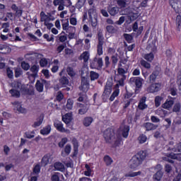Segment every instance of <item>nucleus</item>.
<instances>
[{
	"label": "nucleus",
	"instance_id": "nucleus-1",
	"mask_svg": "<svg viewBox=\"0 0 181 181\" xmlns=\"http://www.w3.org/2000/svg\"><path fill=\"white\" fill-rule=\"evenodd\" d=\"M49 86L50 83L47 81L45 79L37 80L35 83V88L38 93H43V87L47 88Z\"/></svg>",
	"mask_w": 181,
	"mask_h": 181
},
{
	"label": "nucleus",
	"instance_id": "nucleus-2",
	"mask_svg": "<svg viewBox=\"0 0 181 181\" xmlns=\"http://www.w3.org/2000/svg\"><path fill=\"white\" fill-rule=\"evenodd\" d=\"M103 58L95 56L93 60L90 62V69H101L103 67Z\"/></svg>",
	"mask_w": 181,
	"mask_h": 181
},
{
	"label": "nucleus",
	"instance_id": "nucleus-3",
	"mask_svg": "<svg viewBox=\"0 0 181 181\" xmlns=\"http://www.w3.org/2000/svg\"><path fill=\"white\" fill-rule=\"evenodd\" d=\"M170 158V159L169 158ZM172 159H177V160H181V153H171L167 156V157L164 158V160L169 162V163H173Z\"/></svg>",
	"mask_w": 181,
	"mask_h": 181
},
{
	"label": "nucleus",
	"instance_id": "nucleus-4",
	"mask_svg": "<svg viewBox=\"0 0 181 181\" xmlns=\"http://www.w3.org/2000/svg\"><path fill=\"white\" fill-rule=\"evenodd\" d=\"M103 136L106 142H111L110 141L114 139V131L111 129H106L103 133Z\"/></svg>",
	"mask_w": 181,
	"mask_h": 181
},
{
	"label": "nucleus",
	"instance_id": "nucleus-5",
	"mask_svg": "<svg viewBox=\"0 0 181 181\" xmlns=\"http://www.w3.org/2000/svg\"><path fill=\"white\" fill-rule=\"evenodd\" d=\"M141 163V160L138 159L136 156H133L129 162L131 169H136Z\"/></svg>",
	"mask_w": 181,
	"mask_h": 181
},
{
	"label": "nucleus",
	"instance_id": "nucleus-6",
	"mask_svg": "<svg viewBox=\"0 0 181 181\" xmlns=\"http://www.w3.org/2000/svg\"><path fill=\"white\" fill-rule=\"evenodd\" d=\"M80 88H81L82 91H84L85 93L88 91V88H90V83L88 82V79H87V78L82 77Z\"/></svg>",
	"mask_w": 181,
	"mask_h": 181
},
{
	"label": "nucleus",
	"instance_id": "nucleus-7",
	"mask_svg": "<svg viewBox=\"0 0 181 181\" xmlns=\"http://www.w3.org/2000/svg\"><path fill=\"white\" fill-rule=\"evenodd\" d=\"M131 84H135L137 88H141L142 87V82L144 79L140 77H133L129 80Z\"/></svg>",
	"mask_w": 181,
	"mask_h": 181
},
{
	"label": "nucleus",
	"instance_id": "nucleus-8",
	"mask_svg": "<svg viewBox=\"0 0 181 181\" xmlns=\"http://www.w3.org/2000/svg\"><path fill=\"white\" fill-rule=\"evenodd\" d=\"M62 29L66 30V33H70L71 30H75L76 28L73 26L69 27V19L62 20Z\"/></svg>",
	"mask_w": 181,
	"mask_h": 181
},
{
	"label": "nucleus",
	"instance_id": "nucleus-9",
	"mask_svg": "<svg viewBox=\"0 0 181 181\" xmlns=\"http://www.w3.org/2000/svg\"><path fill=\"white\" fill-rule=\"evenodd\" d=\"M160 83H153L148 88V93H158L160 90Z\"/></svg>",
	"mask_w": 181,
	"mask_h": 181
},
{
	"label": "nucleus",
	"instance_id": "nucleus-10",
	"mask_svg": "<svg viewBox=\"0 0 181 181\" xmlns=\"http://www.w3.org/2000/svg\"><path fill=\"white\" fill-rule=\"evenodd\" d=\"M170 4L175 11H181V1L179 0H170Z\"/></svg>",
	"mask_w": 181,
	"mask_h": 181
},
{
	"label": "nucleus",
	"instance_id": "nucleus-11",
	"mask_svg": "<svg viewBox=\"0 0 181 181\" xmlns=\"http://www.w3.org/2000/svg\"><path fill=\"white\" fill-rule=\"evenodd\" d=\"M30 71L33 72V74H30V77H33V81H35V79L37 77V73H39V65L32 66Z\"/></svg>",
	"mask_w": 181,
	"mask_h": 181
},
{
	"label": "nucleus",
	"instance_id": "nucleus-12",
	"mask_svg": "<svg viewBox=\"0 0 181 181\" xmlns=\"http://www.w3.org/2000/svg\"><path fill=\"white\" fill-rule=\"evenodd\" d=\"M54 126L57 128V131L59 132H67V129L63 127V123L59 120H55L54 122Z\"/></svg>",
	"mask_w": 181,
	"mask_h": 181
},
{
	"label": "nucleus",
	"instance_id": "nucleus-13",
	"mask_svg": "<svg viewBox=\"0 0 181 181\" xmlns=\"http://www.w3.org/2000/svg\"><path fill=\"white\" fill-rule=\"evenodd\" d=\"M160 74V68L159 67H156V69L153 73L150 75L149 78L150 81H155L156 80V78Z\"/></svg>",
	"mask_w": 181,
	"mask_h": 181
},
{
	"label": "nucleus",
	"instance_id": "nucleus-14",
	"mask_svg": "<svg viewBox=\"0 0 181 181\" xmlns=\"http://www.w3.org/2000/svg\"><path fill=\"white\" fill-rule=\"evenodd\" d=\"M73 120V115L71 113H66L62 116V121L69 127L70 122Z\"/></svg>",
	"mask_w": 181,
	"mask_h": 181
},
{
	"label": "nucleus",
	"instance_id": "nucleus-15",
	"mask_svg": "<svg viewBox=\"0 0 181 181\" xmlns=\"http://www.w3.org/2000/svg\"><path fill=\"white\" fill-rule=\"evenodd\" d=\"M144 128L146 129V131H155V129H156V128H158V125L154 124L153 123L151 122H146L143 124Z\"/></svg>",
	"mask_w": 181,
	"mask_h": 181
},
{
	"label": "nucleus",
	"instance_id": "nucleus-16",
	"mask_svg": "<svg viewBox=\"0 0 181 181\" xmlns=\"http://www.w3.org/2000/svg\"><path fill=\"white\" fill-rule=\"evenodd\" d=\"M112 90V83L107 82V83L105 86L103 95H110V94H111Z\"/></svg>",
	"mask_w": 181,
	"mask_h": 181
},
{
	"label": "nucleus",
	"instance_id": "nucleus-17",
	"mask_svg": "<svg viewBox=\"0 0 181 181\" xmlns=\"http://www.w3.org/2000/svg\"><path fill=\"white\" fill-rule=\"evenodd\" d=\"M174 144L175 143L173 141H170L168 145L165 147V149L170 152H177V147H176V145L173 146Z\"/></svg>",
	"mask_w": 181,
	"mask_h": 181
},
{
	"label": "nucleus",
	"instance_id": "nucleus-18",
	"mask_svg": "<svg viewBox=\"0 0 181 181\" xmlns=\"http://www.w3.org/2000/svg\"><path fill=\"white\" fill-rule=\"evenodd\" d=\"M145 103H146V97H143L139 103V110H146V108H148V105L145 104Z\"/></svg>",
	"mask_w": 181,
	"mask_h": 181
},
{
	"label": "nucleus",
	"instance_id": "nucleus-19",
	"mask_svg": "<svg viewBox=\"0 0 181 181\" xmlns=\"http://www.w3.org/2000/svg\"><path fill=\"white\" fill-rule=\"evenodd\" d=\"M107 12H109L111 16H115V15H118V12H119V8H118V6L108 7Z\"/></svg>",
	"mask_w": 181,
	"mask_h": 181
},
{
	"label": "nucleus",
	"instance_id": "nucleus-20",
	"mask_svg": "<svg viewBox=\"0 0 181 181\" xmlns=\"http://www.w3.org/2000/svg\"><path fill=\"white\" fill-rule=\"evenodd\" d=\"M134 156H136L141 162H144L147 156L146 151H140Z\"/></svg>",
	"mask_w": 181,
	"mask_h": 181
},
{
	"label": "nucleus",
	"instance_id": "nucleus-21",
	"mask_svg": "<svg viewBox=\"0 0 181 181\" xmlns=\"http://www.w3.org/2000/svg\"><path fill=\"white\" fill-rule=\"evenodd\" d=\"M45 119V116L43 115H40L39 117L37 119V121L34 122L32 125L33 128H37V127H40L43 123V119Z\"/></svg>",
	"mask_w": 181,
	"mask_h": 181
},
{
	"label": "nucleus",
	"instance_id": "nucleus-22",
	"mask_svg": "<svg viewBox=\"0 0 181 181\" xmlns=\"http://www.w3.org/2000/svg\"><path fill=\"white\" fill-rule=\"evenodd\" d=\"M79 109L78 110V114H80L81 115H84V114H86V112H87L88 111V105H83L81 103H80L78 105Z\"/></svg>",
	"mask_w": 181,
	"mask_h": 181
},
{
	"label": "nucleus",
	"instance_id": "nucleus-23",
	"mask_svg": "<svg viewBox=\"0 0 181 181\" xmlns=\"http://www.w3.org/2000/svg\"><path fill=\"white\" fill-rule=\"evenodd\" d=\"M173 104H175V101H173V100H167L161 107L165 110H169L170 108H172Z\"/></svg>",
	"mask_w": 181,
	"mask_h": 181
},
{
	"label": "nucleus",
	"instance_id": "nucleus-24",
	"mask_svg": "<svg viewBox=\"0 0 181 181\" xmlns=\"http://www.w3.org/2000/svg\"><path fill=\"white\" fill-rule=\"evenodd\" d=\"M50 131H52V127L48 124L40 130V134L42 135H49L50 134Z\"/></svg>",
	"mask_w": 181,
	"mask_h": 181
},
{
	"label": "nucleus",
	"instance_id": "nucleus-25",
	"mask_svg": "<svg viewBox=\"0 0 181 181\" xmlns=\"http://www.w3.org/2000/svg\"><path fill=\"white\" fill-rule=\"evenodd\" d=\"M52 155H50L49 153L46 154L45 156H43V158H42L41 160V163L43 166H46V165H47L49 163V160L51 158Z\"/></svg>",
	"mask_w": 181,
	"mask_h": 181
},
{
	"label": "nucleus",
	"instance_id": "nucleus-26",
	"mask_svg": "<svg viewBox=\"0 0 181 181\" xmlns=\"http://www.w3.org/2000/svg\"><path fill=\"white\" fill-rule=\"evenodd\" d=\"M106 30L108 33H117V32H118V27H114L113 25H107Z\"/></svg>",
	"mask_w": 181,
	"mask_h": 181
},
{
	"label": "nucleus",
	"instance_id": "nucleus-27",
	"mask_svg": "<svg viewBox=\"0 0 181 181\" xmlns=\"http://www.w3.org/2000/svg\"><path fill=\"white\" fill-rule=\"evenodd\" d=\"M88 15L89 19H93V18H97V12L94 8L89 9L88 11Z\"/></svg>",
	"mask_w": 181,
	"mask_h": 181
},
{
	"label": "nucleus",
	"instance_id": "nucleus-28",
	"mask_svg": "<svg viewBox=\"0 0 181 181\" xmlns=\"http://www.w3.org/2000/svg\"><path fill=\"white\" fill-rule=\"evenodd\" d=\"M100 77V74L95 71H91L90 72V78L91 81L97 80Z\"/></svg>",
	"mask_w": 181,
	"mask_h": 181
},
{
	"label": "nucleus",
	"instance_id": "nucleus-29",
	"mask_svg": "<svg viewBox=\"0 0 181 181\" xmlns=\"http://www.w3.org/2000/svg\"><path fill=\"white\" fill-rule=\"evenodd\" d=\"M54 166L57 170H59V172H64V165L62 163H55Z\"/></svg>",
	"mask_w": 181,
	"mask_h": 181
},
{
	"label": "nucleus",
	"instance_id": "nucleus-30",
	"mask_svg": "<svg viewBox=\"0 0 181 181\" xmlns=\"http://www.w3.org/2000/svg\"><path fill=\"white\" fill-rule=\"evenodd\" d=\"M163 176V173L162 172V170H158L156 172V174L153 175V179L155 180H160L162 179V177Z\"/></svg>",
	"mask_w": 181,
	"mask_h": 181
},
{
	"label": "nucleus",
	"instance_id": "nucleus-31",
	"mask_svg": "<svg viewBox=\"0 0 181 181\" xmlns=\"http://www.w3.org/2000/svg\"><path fill=\"white\" fill-rule=\"evenodd\" d=\"M9 93L11 94L12 97H15L16 98L21 97V92H19V90L11 89L9 90Z\"/></svg>",
	"mask_w": 181,
	"mask_h": 181
},
{
	"label": "nucleus",
	"instance_id": "nucleus-32",
	"mask_svg": "<svg viewBox=\"0 0 181 181\" xmlns=\"http://www.w3.org/2000/svg\"><path fill=\"white\" fill-rule=\"evenodd\" d=\"M129 133V127L128 126H124L123 129H122V136L124 138H128V134Z\"/></svg>",
	"mask_w": 181,
	"mask_h": 181
},
{
	"label": "nucleus",
	"instance_id": "nucleus-33",
	"mask_svg": "<svg viewBox=\"0 0 181 181\" xmlns=\"http://www.w3.org/2000/svg\"><path fill=\"white\" fill-rule=\"evenodd\" d=\"M93 122V118L91 117H85L83 119V125L85 127H90Z\"/></svg>",
	"mask_w": 181,
	"mask_h": 181
},
{
	"label": "nucleus",
	"instance_id": "nucleus-34",
	"mask_svg": "<svg viewBox=\"0 0 181 181\" xmlns=\"http://www.w3.org/2000/svg\"><path fill=\"white\" fill-rule=\"evenodd\" d=\"M66 73L70 76V77H74L76 76V71L71 66H68L66 68Z\"/></svg>",
	"mask_w": 181,
	"mask_h": 181
},
{
	"label": "nucleus",
	"instance_id": "nucleus-35",
	"mask_svg": "<svg viewBox=\"0 0 181 181\" xmlns=\"http://www.w3.org/2000/svg\"><path fill=\"white\" fill-rule=\"evenodd\" d=\"M117 4L121 8H127V0H117Z\"/></svg>",
	"mask_w": 181,
	"mask_h": 181
},
{
	"label": "nucleus",
	"instance_id": "nucleus-36",
	"mask_svg": "<svg viewBox=\"0 0 181 181\" xmlns=\"http://www.w3.org/2000/svg\"><path fill=\"white\" fill-rule=\"evenodd\" d=\"M103 45H104V42H98L97 46V52L98 56H101L103 54Z\"/></svg>",
	"mask_w": 181,
	"mask_h": 181
},
{
	"label": "nucleus",
	"instance_id": "nucleus-37",
	"mask_svg": "<svg viewBox=\"0 0 181 181\" xmlns=\"http://www.w3.org/2000/svg\"><path fill=\"white\" fill-rule=\"evenodd\" d=\"M153 53L151 52L149 54H146L144 57L145 60H147V62H152L153 60Z\"/></svg>",
	"mask_w": 181,
	"mask_h": 181
},
{
	"label": "nucleus",
	"instance_id": "nucleus-38",
	"mask_svg": "<svg viewBox=\"0 0 181 181\" xmlns=\"http://www.w3.org/2000/svg\"><path fill=\"white\" fill-rule=\"evenodd\" d=\"M163 100L162 96H156L155 98V105L156 107L160 105V102Z\"/></svg>",
	"mask_w": 181,
	"mask_h": 181
},
{
	"label": "nucleus",
	"instance_id": "nucleus-39",
	"mask_svg": "<svg viewBox=\"0 0 181 181\" xmlns=\"http://www.w3.org/2000/svg\"><path fill=\"white\" fill-rule=\"evenodd\" d=\"M146 139H148V137L144 134L140 135L138 138L139 144H145L146 142Z\"/></svg>",
	"mask_w": 181,
	"mask_h": 181
},
{
	"label": "nucleus",
	"instance_id": "nucleus-40",
	"mask_svg": "<svg viewBox=\"0 0 181 181\" xmlns=\"http://www.w3.org/2000/svg\"><path fill=\"white\" fill-rule=\"evenodd\" d=\"M59 83L62 86H67L69 84V79L66 76H63L59 79Z\"/></svg>",
	"mask_w": 181,
	"mask_h": 181
},
{
	"label": "nucleus",
	"instance_id": "nucleus-41",
	"mask_svg": "<svg viewBox=\"0 0 181 181\" xmlns=\"http://www.w3.org/2000/svg\"><path fill=\"white\" fill-rule=\"evenodd\" d=\"M181 105L180 103H177L174 105L173 108V112H180Z\"/></svg>",
	"mask_w": 181,
	"mask_h": 181
},
{
	"label": "nucleus",
	"instance_id": "nucleus-42",
	"mask_svg": "<svg viewBox=\"0 0 181 181\" xmlns=\"http://www.w3.org/2000/svg\"><path fill=\"white\" fill-rule=\"evenodd\" d=\"M140 64L143 67H145V69H151V64L144 59L140 62Z\"/></svg>",
	"mask_w": 181,
	"mask_h": 181
},
{
	"label": "nucleus",
	"instance_id": "nucleus-43",
	"mask_svg": "<svg viewBox=\"0 0 181 181\" xmlns=\"http://www.w3.org/2000/svg\"><path fill=\"white\" fill-rule=\"evenodd\" d=\"M119 90H115L112 93V95L110 96V100L111 101H114V100L115 99V97H118V95H119Z\"/></svg>",
	"mask_w": 181,
	"mask_h": 181
},
{
	"label": "nucleus",
	"instance_id": "nucleus-44",
	"mask_svg": "<svg viewBox=\"0 0 181 181\" xmlns=\"http://www.w3.org/2000/svg\"><path fill=\"white\" fill-rule=\"evenodd\" d=\"M20 90L23 94H30L29 93V89H28V88H26V86H25L24 84L22 85Z\"/></svg>",
	"mask_w": 181,
	"mask_h": 181
},
{
	"label": "nucleus",
	"instance_id": "nucleus-45",
	"mask_svg": "<svg viewBox=\"0 0 181 181\" xmlns=\"http://www.w3.org/2000/svg\"><path fill=\"white\" fill-rule=\"evenodd\" d=\"M104 160H105L107 166H110V165H111V163H112V159H111L110 157L108 156H105Z\"/></svg>",
	"mask_w": 181,
	"mask_h": 181
},
{
	"label": "nucleus",
	"instance_id": "nucleus-46",
	"mask_svg": "<svg viewBox=\"0 0 181 181\" xmlns=\"http://www.w3.org/2000/svg\"><path fill=\"white\" fill-rule=\"evenodd\" d=\"M141 175V171L136 172V173H129L126 175L127 177H135V176H139Z\"/></svg>",
	"mask_w": 181,
	"mask_h": 181
},
{
	"label": "nucleus",
	"instance_id": "nucleus-47",
	"mask_svg": "<svg viewBox=\"0 0 181 181\" xmlns=\"http://www.w3.org/2000/svg\"><path fill=\"white\" fill-rule=\"evenodd\" d=\"M67 141H68V139L66 137L62 139L61 141L58 144L59 148H63V146H64V145H66V144H67Z\"/></svg>",
	"mask_w": 181,
	"mask_h": 181
},
{
	"label": "nucleus",
	"instance_id": "nucleus-48",
	"mask_svg": "<svg viewBox=\"0 0 181 181\" xmlns=\"http://www.w3.org/2000/svg\"><path fill=\"white\" fill-rule=\"evenodd\" d=\"M21 67L23 70L28 71L29 69H30V65L25 62H21Z\"/></svg>",
	"mask_w": 181,
	"mask_h": 181
},
{
	"label": "nucleus",
	"instance_id": "nucleus-49",
	"mask_svg": "<svg viewBox=\"0 0 181 181\" xmlns=\"http://www.w3.org/2000/svg\"><path fill=\"white\" fill-rule=\"evenodd\" d=\"M84 62H88V59H90V54L88 52H85L81 54Z\"/></svg>",
	"mask_w": 181,
	"mask_h": 181
},
{
	"label": "nucleus",
	"instance_id": "nucleus-50",
	"mask_svg": "<svg viewBox=\"0 0 181 181\" xmlns=\"http://www.w3.org/2000/svg\"><path fill=\"white\" fill-rule=\"evenodd\" d=\"M64 152L66 155H70V152H71V145L67 144L64 148Z\"/></svg>",
	"mask_w": 181,
	"mask_h": 181
},
{
	"label": "nucleus",
	"instance_id": "nucleus-51",
	"mask_svg": "<svg viewBox=\"0 0 181 181\" xmlns=\"http://www.w3.org/2000/svg\"><path fill=\"white\" fill-rule=\"evenodd\" d=\"M44 39H46L47 40V42H53V40H54V37L53 35H51V36L49 37L47 34H45L43 35Z\"/></svg>",
	"mask_w": 181,
	"mask_h": 181
},
{
	"label": "nucleus",
	"instance_id": "nucleus-52",
	"mask_svg": "<svg viewBox=\"0 0 181 181\" xmlns=\"http://www.w3.org/2000/svg\"><path fill=\"white\" fill-rule=\"evenodd\" d=\"M22 75V69L21 68L15 69V77L18 78Z\"/></svg>",
	"mask_w": 181,
	"mask_h": 181
},
{
	"label": "nucleus",
	"instance_id": "nucleus-53",
	"mask_svg": "<svg viewBox=\"0 0 181 181\" xmlns=\"http://www.w3.org/2000/svg\"><path fill=\"white\" fill-rule=\"evenodd\" d=\"M90 21L91 22V26H93V28H95L98 25L97 17L90 18Z\"/></svg>",
	"mask_w": 181,
	"mask_h": 181
},
{
	"label": "nucleus",
	"instance_id": "nucleus-54",
	"mask_svg": "<svg viewBox=\"0 0 181 181\" xmlns=\"http://www.w3.org/2000/svg\"><path fill=\"white\" fill-rule=\"evenodd\" d=\"M98 43H104V37L102 32L98 33Z\"/></svg>",
	"mask_w": 181,
	"mask_h": 181
},
{
	"label": "nucleus",
	"instance_id": "nucleus-55",
	"mask_svg": "<svg viewBox=\"0 0 181 181\" xmlns=\"http://www.w3.org/2000/svg\"><path fill=\"white\" fill-rule=\"evenodd\" d=\"M67 110H71L73 108V100L71 99H68L66 103Z\"/></svg>",
	"mask_w": 181,
	"mask_h": 181
},
{
	"label": "nucleus",
	"instance_id": "nucleus-56",
	"mask_svg": "<svg viewBox=\"0 0 181 181\" xmlns=\"http://www.w3.org/2000/svg\"><path fill=\"white\" fill-rule=\"evenodd\" d=\"M111 61L113 66H115V64L118 63V57H117V55L112 56Z\"/></svg>",
	"mask_w": 181,
	"mask_h": 181
},
{
	"label": "nucleus",
	"instance_id": "nucleus-57",
	"mask_svg": "<svg viewBox=\"0 0 181 181\" xmlns=\"http://www.w3.org/2000/svg\"><path fill=\"white\" fill-rule=\"evenodd\" d=\"M64 49H66V44L61 45L58 46V47L57 48V52L58 53H62V52H63V50H64Z\"/></svg>",
	"mask_w": 181,
	"mask_h": 181
},
{
	"label": "nucleus",
	"instance_id": "nucleus-58",
	"mask_svg": "<svg viewBox=\"0 0 181 181\" xmlns=\"http://www.w3.org/2000/svg\"><path fill=\"white\" fill-rule=\"evenodd\" d=\"M40 64L41 67H45L47 66V60L45 58L41 59L40 61Z\"/></svg>",
	"mask_w": 181,
	"mask_h": 181
},
{
	"label": "nucleus",
	"instance_id": "nucleus-59",
	"mask_svg": "<svg viewBox=\"0 0 181 181\" xmlns=\"http://www.w3.org/2000/svg\"><path fill=\"white\" fill-rule=\"evenodd\" d=\"M17 111H18V112H21V114H25V112H26V109H25L24 107H22L21 105H20L17 107Z\"/></svg>",
	"mask_w": 181,
	"mask_h": 181
},
{
	"label": "nucleus",
	"instance_id": "nucleus-60",
	"mask_svg": "<svg viewBox=\"0 0 181 181\" xmlns=\"http://www.w3.org/2000/svg\"><path fill=\"white\" fill-rule=\"evenodd\" d=\"M23 85V84H22V83H21L20 81L16 82L14 83V88H16V90H21Z\"/></svg>",
	"mask_w": 181,
	"mask_h": 181
},
{
	"label": "nucleus",
	"instance_id": "nucleus-61",
	"mask_svg": "<svg viewBox=\"0 0 181 181\" xmlns=\"http://www.w3.org/2000/svg\"><path fill=\"white\" fill-rule=\"evenodd\" d=\"M125 22V16H121L119 21H116L117 25H122Z\"/></svg>",
	"mask_w": 181,
	"mask_h": 181
},
{
	"label": "nucleus",
	"instance_id": "nucleus-62",
	"mask_svg": "<svg viewBox=\"0 0 181 181\" xmlns=\"http://www.w3.org/2000/svg\"><path fill=\"white\" fill-rule=\"evenodd\" d=\"M177 83L178 84V88L181 91V72L177 76Z\"/></svg>",
	"mask_w": 181,
	"mask_h": 181
},
{
	"label": "nucleus",
	"instance_id": "nucleus-63",
	"mask_svg": "<svg viewBox=\"0 0 181 181\" xmlns=\"http://www.w3.org/2000/svg\"><path fill=\"white\" fill-rule=\"evenodd\" d=\"M124 37L127 40V42H131V40H132L133 39L132 35L129 34H124Z\"/></svg>",
	"mask_w": 181,
	"mask_h": 181
},
{
	"label": "nucleus",
	"instance_id": "nucleus-64",
	"mask_svg": "<svg viewBox=\"0 0 181 181\" xmlns=\"http://www.w3.org/2000/svg\"><path fill=\"white\" fill-rule=\"evenodd\" d=\"M52 181H59L60 180V178L59 177V175L57 174H54L51 177Z\"/></svg>",
	"mask_w": 181,
	"mask_h": 181
}]
</instances>
